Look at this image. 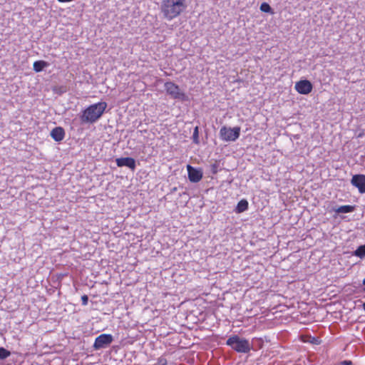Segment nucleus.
I'll return each instance as SVG.
<instances>
[{
    "mask_svg": "<svg viewBox=\"0 0 365 365\" xmlns=\"http://www.w3.org/2000/svg\"><path fill=\"white\" fill-rule=\"evenodd\" d=\"M363 309L365 311V302L362 304Z\"/></svg>",
    "mask_w": 365,
    "mask_h": 365,
    "instance_id": "24",
    "label": "nucleus"
},
{
    "mask_svg": "<svg viewBox=\"0 0 365 365\" xmlns=\"http://www.w3.org/2000/svg\"><path fill=\"white\" fill-rule=\"evenodd\" d=\"M248 209V202L243 199L241 200L237 205L235 211L237 213H241L246 211Z\"/></svg>",
    "mask_w": 365,
    "mask_h": 365,
    "instance_id": "13",
    "label": "nucleus"
},
{
    "mask_svg": "<svg viewBox=\"0 0 365 365\" xmlns=\"http://www.w3.org/2000/svg\"><path fill=\"white\" fill-rule=\"evenodd\" d=\"M364 292H365V288L364 289Z\"/></svg>",
    "mask_w": 365,
    "mask_h": 365,
    "instance_id": "26",
    "label": "nucleus"
},
{
    "mask_svg": "<svg viewBox=\"0 0 365 365\" xmlns=\"http://www.w3.org/2000/svg\"><path fill=\"white\" fill-rule=\"evenodd\" d=\"M167 359L163 356L158 359L157 363L155 365H167Z\"/></svg>",
    "mask_w": 365,
    "mask_h": 365,
    "instance_id": "18",
    "label": "nucleus"
},
{
    "mask_svg": "<svg viewBox=\"0 0 365 365\" xmlns=\"http://www.w3.org/2000/svg\"><path fill=\"white\" fill-rule=\"evenodd\" d=\"M193 140L195 143H198V127L196 126L193 132Z\"/></svg>",
    "mask_w": 365,
    "mask_h": 365,
    "instance_id": "19",
    "label": "nucleus"
},
{
    "mask_svg": "<svg viewBox=\"0 0 365 365\" xmlns=\"http://www.w3.org/2000/svg\"><path fill=\"white\" fill-rule=\"evenodd\" d=\"M116 165L118 167H128L131 170L134 171L136 167L135 160L134 158L130 157L120 158L115 160Z\"/></svg>",
    "mask_w": 365,
    "mask_h": 365,
    "instance_id": "10",
    "label": "nucleus"
},
{
    "mask_svg": "<svg viewBox=\"0 0 365 365\" xmlns=\"http://www.w3.org/2000/svg\"><path fill=\"white\" fill-rule=\"evenodd\" d=\"M294 88L299 93L307 95L312 92L313 86L308 80H300L295 83Z\"/></svg>",
    "mask_w": 365,
    "mask_h": 365,
    "instance_id": "6",
    "label": "nucleus"
},
{
    "mask_svg": "<svg viewBox=\"0 0 365 365\" xmlns=\"http://www.w3.org/2000/svg\"><path fill=\"white\" fill-rule=\"evenodd\" d=\"M212 173L215 174L217 173V166L215 165H212Z\"/></svg>",
    "mask_w": 365,
    "mask_h": 365,
    "instance_id": "22",
    "label": "nucleus"
},
{
    "mask_svg": "<svg viewBox=\"0 0 365 365\" xmlns=\"http://www.w3.org/2000/svg\"><path fill=\"white\" fill-rule=\"evenodd\" d=\"M186 0H162L160 12L168 21L180 16L187 9Z\"/></svg>",
    "mask_w": 365,
    "mask_h": 365,
    "instance_id": "1",
    "label": "nucleus"
},
{
    "mask_svg": "<svg viewBox=\"0 0 365 365\" xmlns=\"http://www.w3.org/2000/svg\"><path fill=\"white\" fill-rule=\"evenodd\" d=\"M260 10L262 11V12H265V13H270V14H273V11L271 8V6H269V4L266 3V2H263L261 5H260Z\"/></svg>",
    "mask_w": 365,
    "mask_h": 365,
    "instance_id": "16",
    "label": "nucleus"
},
{
    "mask_svg": "<svg viewBox=\"0 0 365 365\" xmlns=\"http://www.w3.org/2000/svg\"><path fill=\"white\" fill-rule=\"evenodd\" d=\"M240 134V128H227L222 126L220 130V138L224 141H235L236 140Z\"/></svg>",
    "mask_w": 365,
    "mask_h": 365,
    "instance_id": "4",
    "label": "nucleus"
},
{
    "mask_svg": "<svg viewBox=\"0 0 365 365\" xmlns=\"http://www.w3.org/2000/svg\"><path fill=\"white\" fill-rule=\"evenodd\" d=\"M227 344L237 352L247 353L250 351V345L248 340L241 339L237 335L230 337L227 340Z\"/></svg>",
    "mask_w": 365,
    "mask_h": 365,
    "instance_id": "3",
    "label": "nucleus"
},
{
    "mask_svg": "<svg viewBox=\"0 0 365 365\" xmlns=\"http://www.w3.org/2000/svg\"><path fill=\"white\" fill-rule=\"evenodd\" d=\"M81 302H82V304L83 306H86L88 304V297L87 295L84 294L81 297Z\"/></svg>",
    "mask_w": 365,
    "mask_h": 365,
    "instance_id": "20",
    "label": "nucleus"
},
{
    "mask_svg": "<svg viewBox=\"0 0 365 365\" xmlns=\"http://www.w3.org/2000/svg\"><path fill=\"white\" fill-rule=\"evenodd\" d=\"M164 87L166 93L173 99H178L180 101H185L187 99L185 93L182 92L180 87L173 82H166Z\"/></svg>",
    "mask_w": 365,
    "mask_h": 365,
    "instance_id": "5",
    "label": "nucleus"
},
{
    "mask_svg": "<svg viewBox=\"0 0 365 365\" xmlns=\"http://www.w3.org/2000/svg\"><path fill=\"white\" fill-rule=\"evenodd\" d=\"M341 365H352L351 361L349 360H345L340 363Z\"/></svg>",
    "mask_w": 365,
    "mask_h": 365,
    "instance_id": "21",
    "label": "nucleus"
},
{
    "mask_svg": "<svg viewBox=\"0 0 365 365\" xmlns=\"http://www.w3.org/2000/svg\"><path fill=\"white\" fill-rule=\"evenodd\" d=\"M48 63L45 61H36L33 64V68L36 72L41 71L44 68L47 67Z\"/></svg>",
    "mask_w": 365,
    "mask_h": 365,
    "instance_id": "12",
    "label": "nucleus"
},
{
    "mask_svg": "<svg viewBox=\"0 0 365 365\" xmlns=\"http://www.w3.org/2000/svg\"><path fill=\"white\" fill-rule=\"evenodd\" d=\"M11 353L4 347H0V359H4L10 356Z\"/></svg>",
    "mask_w": 365,
    "mask_h": 365,
    "instance_id": "17",
    "label": "nucleus"
},
{
    "mask_svg": "<svg viewBox=\"0 0 365 365\" xmlns=\"http://www.w3.org/2000/svg\"><path fill=\"white\" fill-rule=\"evenodd\" d=\"M107 108L106 102H98L92 104L86 108L81 116V120L83 123H93L98 120Z\"/></svg>",
    "mask_w": 365,
    "mask_h": 365,
    "instance_id": "2",
    "label": "nucleus"
},
{
    "mask_svg": "<svg viewBox=\"0 0 365 365\" xmlns=\"http://www.w3.org/2000/svg\"><path fill=\"white\" fill-rule=\"evenodd\" d=\"M59 2L65 3V2H71L72 0H57Z\"/></svg>",
    "mask_w": 365,
    "mask_h": 365,
    "instance_id": "23",
    "label": "nucleus"
},
{
    "mask_svg": "<svg viewBox=\"0 0 365 365\" xmlns=\"http://www.w3.org/2000/svg\"><path fill=\"white\" fill-rule=\"evenodd\" d=\"M351 184L358 188L360 193H365V175H355L351 180Z\"/></svg>",
    "mask_w": 365,
    "mask_h": 365,
    "instance_id": "9",
    "label": "nucleus"
},
{
    "mask_svg": "<svg viewBox=\"0 0 365 365\" xmlns=\"http://www.w3.org/2000/svg\"><path fill=\"white\" fill-rule=\"evenodd\" d=\"M354 255L361 259L365 257V245L358 247L354 251Z\"/></svg>",
    "mask_w": 365,
    "mask_h": 365,
    "instance_id": "15",
    "label": "nucleus"
},
{
    "mask_svg": "<svg viewBox=\"0 0 365 365\" xmlns=\"http://www.w3.org/2000/svg\"><path fill=\"white\" fill-rule=\"evenodd\" d=\"M354 207L351 205H341L338 207L336 212L339 213H349L353 212Z\"/></svg>",
    "mask_w": 365,
    "mask_h": 365,
    "instance_id": "14",
    "label": "nucleus"
},
{
    "mask_svg": "<svg viewBox=\"0 0 365 365\" xmlns=\"http://www.w3.org/2000/svg\"><path fill=\"white\" fill-rule=\"evenodd\" d=\"M113 341V336L111 334H102L96 338L94 342V348L100 349L109 345Z\"/></svg>",
    "mask_w": 365,
    "mask_h": 365,
    "instance_id": "7",
    "label": "nucleus"
},
{
    "mask_svg": "<svg viewBox=\"0 0 365 365\" xmlns=\"http://www.w3.org/2000/svg\"><path fill=\"white\" fill-rule=\"evenodd\" d=\"M363 284L365 285V278L363 279Z\"/></svg>",
    "mask_w": 365,
    "mask_h": 365,
    "instance_id": "25",
    "label": "nucleus"
},
{
    "mask_svg": "<svg viewBox=\"0 0 365 365\" xmlns=\"http://www.w3.org/2000/svg\"><path fill=\"white\" fill-rule=\"evenodd\" d=\"M188 178L192 182H198L202 178V172L200 170H197L192 166L187 165V166Z\"/></svg>",
    "mask_w": 365,
    "mask_h": 365,
    "instance_id": "8",
    "label": "nucleus"
},
{
    "mask_svg": "<svg viewBox=\"0 0 365 365\" xmlns=\"http://www.w3.org/2000/svg\"><path fill=\"white\" fill-rule=\"evenodd\" d=\"M51 138L56 142L61 141L65 137L64 129L61 127H56L51 131Z\"/></svg>",
    "mask_w": 365,
    "mask_h": 365,
    "instance_id": "11",
    "label": "nucleus"
}]
</instances>
